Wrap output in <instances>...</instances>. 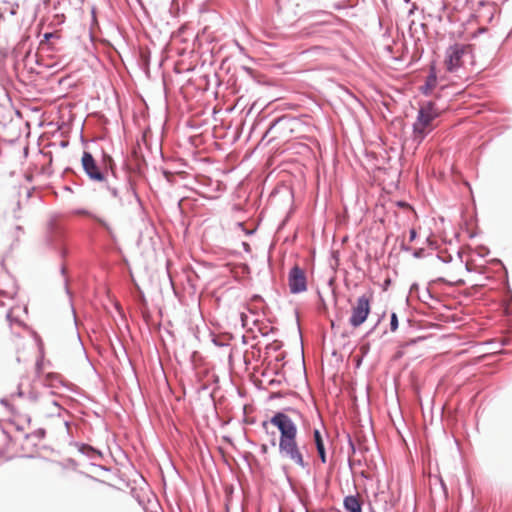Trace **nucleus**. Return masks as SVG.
<instances>
[{
  "label": "nucleus",
  "instance_id": "obj_1",
  "mask_svg": "<svg viewBox=\"0 0 512 512\" xmlns=\"http://www.w3.org/2000/svg\"><path fill=\"white\" fill-rule=\"evenodd\" d=\"M272 426L280 433L278 449L281 457L291 460L305 469L309 463L304 460L297 443L298 428L295 422L283 411H277L271 416Z\"/></svg>",
  "mask_w": 512,
  "mask_h": 512
},
{
  "label": "nucleus",
  "instance_id": "obj_2",
  "mask_svg": "<svg viewBox=\"0 0 512 512\" xmlns=\"http://www.w3.org/2000/svg\"><path fill=\"white\" fill-rule=\"evenodd\" d=\"M101 185L110 194V197L116 200L122 207L132 205L134 202L140 206L142 205L134 183L126 173H123L122 177H120L117 170H112L108 180L104 181Z\"/></svg>",
  "mask_w": 512,
  "mask_h": 512
},
{
  "label": "nucleus",
  "instance_id": "obj_3",
  "mask_svg": "<svg viewBox=\"0 0 512 512\" xmlns=\"http://www.w3.org/2000/svg\"><path fill=\"white\" fill-rule=\"evenodd\" d=\"M440 114V109L434 101L429 100L419 103L416 121L412 125L413 140L417 144H421L434 130L435 126L433 122Z\"/></svg>",
  "mask_w": 512,
  "mask_h": 512
},
{
  "label": "nucleus",
  "instance_id": "obj_4",
  "mask_svg": "<svg viewBox=\"0 0 512 512\" xmlns=\"http://www.w3.org/2000/svg\"><path fill=\"white\" fill-rule=\"evenodd\" d=\"M102 164H99L93 154L84 150L81 156V167L87 178L93 183L102 184L108 180L116 164L112 156L102 151Z\"/></svg>",
  "mask_w": 512,
  "mask_h": 512
},
{
  "label": "nucleus",
  "instance_id": "obj_5",
  "mask_svg": "<svg viewBox=\"0 0 512 512\" xmlns=\"http://www.w3.org/2000/svg\"><path fill=\"white\" fill-rule=\"evenodd\" d=\"M296 123V119L290 115H281L274 118L270 123L265 133L262 136V141L269 135L272 137L268 139L267 144L278 138H287L293 131V125Z\"/></svg>",
  "mask_w": 512,
  "mask_h": 512
},
{
  "label": "nucleus",
  "instance_id": "obj_6",
  "mask_svg": "<svg viewBox=\"0 0 512 512\" xmlns=\"http://www.w3.org/2000/svg\"><path fill=\"white\" fill-rule=\"evenodd\" d=\"M77 215L86 216L96 224H98L105 232L107 239L109 240V248L115 249L118 246V238L115 233L113 226L103 217L87 210L85 208H78L74 211Z\"/></svg>",
  "mask_w": 512,
  "mask_h": 512
},
{
  "label": "nucleus",
  "instance_id": "obj_7",
  "mask_svg": "<svg viewBox=\"0 0 512 512\" xmlns=\"http://www.w3.org/2000/svg\"><path fill=\"white\" fill-rule=\"evenodd\" d=\"M370 303L371 298L366 294L358 297L356 305L352 308V315L349 319V323L352 327H359L366 321L371 311Z\"/></svg>",
  "mask_w": 512,
  "mask_h": 512
},
{
  "label": "nucleus",
  "instance_id": "obj_8",
  "mask_svg": "<svg viewBox=\"0 0 512 512\" xmlns=\"http://www.w3.org/2000/svg\"><path fill=\"white\" fill-rule=\"evenodd\" d=\"M467 48L468 46L462 43H454L446 49L445 65L448 72H455L462 66V58Z\"/></svg>",
  "mask_w": 512,
  "mask_h": 512
},
{
  "label": "nucleus",
  "instance_id": "obj_9",
  "mask_svg": "<svg viewBox=\"0 0 512 512\" xmlns=\"http://www.w3.org/2000/svg\"><path fill=\"white\" fill-rule=\"evenodd\" d=\"M288 285L291 294H300L307 290V276L303 268L294 265L288 273Z\"/></svg>",
  "mask_w": 512,
  "mask_h": 512
},
{
  "label": "nucleus",
  "instance_id": "obj_10",
  "mask_svg": "<svg viewBox=\"0 0 512 512\" xmlns=\"http://www.w3.org/2000/svg\"><path fill=\"white\" fill-rule=\"evenodd\" d=\"M438 76L436 65L433 62L429 67V73L425 80V83L419 87V91L424 96H430L432 94L433 89L437 86Z\"/></svg>",
  "mask_w": 512,
  "mask_h": 512
},
{
  "label": "nucleus",
  "instance_id": "obj_11",
  "mask_svg": "<svg viewBox=\"0 0 512 512\" xmlns=\"http://www.w3.org/2000/svg\"><path fill=\"white\" fill-rule=\"evenodd\" d=\"M6 318L9 321V324L11 326L13 323H16L19 326H22L28 332V334L32 337V339L38 349V352H44V343L42 341L41 336L36 331H34L32 328L28 327L25 323H23L19 319L13 318L11 312L7 313Z\"/></svg>",
  "mask_w": 512,
  "mask_h": 512
},
{
  "label": "nucleus",
  "instance_id": "obj_12",
  "mask_svg": "<svg viewBox=\"0 0 512 512\" xmlns=\"http://www.w3.org/2000/svg\"><path fill=\"white\" fill-rule=\"evenodd\" d=\"M40 381L42 382L43 386L47 388H57L58 386H62L70 389L72 386V384L65 382L61 375L56 372L46 373Z\"/></svg>",
  "mask_w": 512,
  "mask_h": 512
},
{
  "label": "nucleus",
  "instance_id": "obj_13",
  "mask_svg": "<svg viewBox=\"0 0 512 512\" xmlns=\"http://www.w3.org/2000/svg\"><path fill=\"white\" fill-rule=\"evenodd\" d=\"M72 445L75 446L82 455L86 456L90 460L103 458L102 451L93 447L90 444L82 442H73Z\"/></svg>",
  "mask_w": 512,
  "mask_h": 512
},
{
  "label": "nucleus",
  "instance_id": "obj_14",
  "mask_svg": "<svg viewBox=\"0 0 512 512\" xmlns=\"http://www.w3.org/2000/svg\"><path fill=\"white\" fill-rule=\"evenodd\" d=\"M313 441L315 444V448L317 450V454L319 457V460L322 464L327 463V452L326 447L323 439V435L319 429L313 430Z\"/></svg>",
  "mask_w": 512,
  "mask_h": 512
},
{
  "label": "nucleus",
  "instance_id": "obj_15",
  "mask_svg": "<svg viewBox=\"0 0 512 512\" xmlns=\"http://www.w3.org/2000/svg\"><path fill=\"white\" fill-rule=\"evenodd\" d=\"M228 362L233 369L238 367L243 371H247L250 365L247 354H228Z\"/></svg>",
  "mask_w": 512,
  "mask_h": 512
},
{
  "label": "nucleus",
  "instance_id": "obj_16",
  "mask_svg": "<svg viewBox=\"0 0 512 512\" xmlns=\"http://www.w3.org/2000/svg\"><path fill=\"white\" fill-rule=\"evenodd\" d=\"M363 503L358 495H347L343 499V507L346 512H362Z\"/></svg>",
  "mask_w": 512,
  "mask_h": 512
},
{
  "label": "nucleus",
  "instance_id": "obj_17",
  "mask_svg": "<svg viewBox=\"0 0 512 512\" xmlns=\"http://www.w3.org/2000/svg\"><path fill=\"white\" fill-rule=\"evenodd\" d=\"M197 355L198 354H173L174 358L181 366L191 370L197 369Z\"/></svg>",
  "mask_w": 512,
  "mask_h": 512
},
{
  "label": "nucleus",
  "instance_id": "obj_18",
  "mask_svg": "<svg viewBox=\"0 0 512 512\" xmlns=\"http://www.w3.org/2000/svg\"><path fill=\"white\" fill-rule=\"evenodd\" d=\"M327 25L326 21H318L312 23L308 27L303 29V34L305 36H320L322 37L325 33L324 27Z\"/></svg>",
  "mask_w": 512,
  "mask_h": 512
},
{
  "label": "nucleus",
  "instance_id": "obj_19",
  "mask_svg": "<svg viewBox=\"0 0 512 512\" xmlns=\"http://www.w3.org/2000/svg\"><path fill=\"white\" fill-rule=\"evenodd\" d=\"M52 367V363L45 359V354H40L35 361V380H41L45 374L44 369Z\"/></svg>",
  "mask_w": 512,
  "mask_h": 512
},
{
  "label": "nucleus",
  "instance_id": "obj_20",
  "mask_svg": "<svg viewBox=\"0 0 512 512\" xmlns=\"http://www.w3.org/2000/svg\"><path fill=\"white\" fill-rule=\"evenodd\" d=\"M418 299L424 303L429 305L430 307H434L432 304H430V301H432L435 304L440 303V298L436 295H434L430 288L427 287L422 293L418 294Z\"/></svg>",
  "mask_w": 512,
  "mask_h": 512
},
{
  "label": "nucleus",
  "instance_id": "obj_21",
  "mask_svg": "<svg viewBox=\"0 0 512 512\" xmlns=\"http://www.w3.org/2000/svg\"><path fill=\"white\" fill-rule=\"evenodd\" d=\"M59 35L56 32H46L43 35L42 40L40 41V46L46 45L48 49H52L51 41L53 39H59Z\"/></svg>",
  "mask_w": 512,
  "mask_h": 512
},
{
  "label": "nucleus",
  "instance_id": "obj_22",
  "mask_svg": "<svg viewBox=\"0 0 512 512\" xmlns=\"http://www.w3.org/2000/svg\"><path fill=\"white\" fill-rule=\"evenodd\" d=\"M48 229L51 234H53L55 237H62L63 231L59 227V225L54 221L50 220L48 224Z\"/></svg>",
  "mask_w": 512,
  "mask_h": 512
},
{
  "label": "nucleus",
  "instance_id": "obj_23",
  "mask_svg": "<svg viewBox=\"0 0 512 512\" xmlns=\"http://www.w3.org/2000/svg\"><path fill=\"white\" fill-rule=\"evenodd\" d=\"M286 395H290V396L296 397V396H298V393L295 392V391H288L286 393H284L282 391H277V392L271 393L268 396V400H274V399L282 398V397H284Z\"/></svg>",
  "mask_w": 512,
  "mask_h": 512
},
{
  "label": "nucleus",
  "instance_id": "obj_24",
  "mask_svg": "<svg viewBox=\"0 0 512 512\" xmlns=\"http://www.w3.org/2000/svg\"><path fill=\"white\" fill-rule=\"evenodd\" d=\"M237 227L241 229V231L247 235V236H252L255 234V232L257 231V226H254L252 228H247L244 224V222H237Z\"/></svg>",
  "mask_w": 512,
  "mask_h": 512
},
{
  "label": "nucleus",
  "instance_id": "obj_25",
  "mask_svg": "<svg viewBox=\"0 0 512 512\" xmlns=\"http://www.w3.org/2000/svg\"><path fill=\"white\" fill-rule=\"evenodd\" d=\"M45 436H46V430L44 428H38L31 434H27L26 438L34 437L37 440H42L45 438Z\"/></svg>",
  "mask_w": 512,
  "mask_h": 512
},
{
  "label": "nucleus",
  "instance_id": "obj_26",
  "mask_svg": "<svg viewBox=\"0 0 512 512\" xmlns=\"http://www.w3.org/2000/svg\"><path fill=\"white\" fill-rule=\"evenodd\" d=\"M399 326L398 316L395 312H392L390 315V330L392 332L396 331Z\"/></svg>",
  "mask_w": 512,
  "mask_h": 512
},
{
  "label": "nucleus",
  "instance_id": "obj_27",
  "mask_svg": "<svg viewBox=\"0 0 512 512\" xmlns=\"http://www.w3.org/2000/svg\"><path fill=\"white\" fill-rule=\"evenodd\" d=\"M412 255L413 257L420 259L426 257L428 254L424 248H417L412 251Z\"/></svg>",
  "mask_w": 512,
  "mask_h": 512
},
{
  "label": "nucleus",
  "instance_id": "obj_28",
  "mask_svg": "<svg viewBox=\"0 0 512 512\" xmlns=\"http://www.w3.org/2000/svg\"><path fill=\"white\" fill-rule=\"evenodd\" d=\"M209 389L210 384L208 382H203L197 386L196 391L199 395H201L202 393L207 392Z\"/></svg>",
  "mask_w": 512,
  "mask_h": 512
},
{
  "label": "nucleus",
  "instance_id": "obj_29",
  "mask_svg": "<svg viewBox=\"0 0 512 512\" xmlns=\"http://www.w3.org/2000/svg\"><path fill=\"white\" fill-rule=\"evenodd\" d=\"M268 437H269V444L272 446V447H275L276 444H277V435H276V432L274 430L268 432L266 434Z\"/></svg>",
  "mask_w": 512,
  "mask_h": 512
},
{
  "label": "nucleus",
  "instance_id": "obj_30",
  "mask_svg": "<svg viewBox=\"0 0 512 512\" xmlns=\"http://www.w3.org/2000/svg\"><path fill=\"white\" fill-rule=\"evenodd\" d=\"M347 443H348L350 452L352 454H355L356 453V445L349 433L347 434Z\"/></svg>",
  "mask_w": 512,
  "mask_h": 512
},
{
  "label": "nucleus",
  "instance_id": "obj_31",
  "mask_svg": "<svg viewBox=\"0 0 512 512\" xmlns=\"http://www.w3.org/2000/svg\"><path fill=\"white\" fill-rule=\"evenodd\" d=\"M436 258L439 259L441 262L445 263V264H448L452 261V256L451 255H441V254H437L436 255Z\"/></svg>",
  "mask_w": 512,
  "mask_h": 512
},
{
  "label": "nucleus",
  "instance_id": "obj_32",
  "mask_svg": "<svg viewBox=\"0 0 512 512\" xmlns=\"http://www.w3.org/2000/svg\"><path fill=\"white\" fill-rule=\"evenodd\" d=\"M269 425H272V422H271V417L268 419V420H264L262 423H261V428L262 430L267 434L268 432H270L269 430Z\"/></svg>",
  "mask_w": 512,
  "mask_h": 512
},
{
  "label": "nucleus",
  "instance_id": "obj_33",
  "mask_svg": "<svg viewBox=\"0 0 512 512\" xmlns=\"http://www.w3.org/2000/svg\"><path fill=\"white\" fill-rule=\"evenodd\" d=\"M284 381H286V379H285V378H283V379H276V378H273V379H270V380L268 381V385H270V386H279V385H281Z\"/></svg>",
  "mask_w": 512,
  "mask_h": 512
},
{
  "label": "nucleus",
  "instance_id": "obj_34",
  "mask_svg": "<svg viewBox=\"0 0 512 512\" xmlns=\"http://www.w3.org/2000/svg\"><path fill=\"white\" fill-rule=\"evenodd\" d=\"M28 399H29L31 402H37V401H38V399H39V394H38V392L33 391V390H32V391H30V392L28 393Z\"/></svg>",
  "mask_w": 512,
  "mask_h": 512
},
{
  "label": "nucleus",
  "instance_id": "obj_35",
  "mask_svg": "<svg viewBox=\"0 0 512 512\" xmlns=\"http://www.w3.org/2000/svg\"><path fill=\"white\" fill-rule=\"evenodd\" d=\"M289 219H290V213H288L285 216V218L279 223V225L277 227V230L278 231L282 230L286 226V224L288 223Z\"/></svg>",
  "mask_w": 512,
  "mask_h": 512
},
{
  "label": "nucleus",
  "instance_id": "obj_36",
  "mask_svg": "<svg viewBox=\"0 0 512 512\" xmlns=\"http://www.w3.org/2000/svg\"><path fill=\"white\" fill-rule=\"evenodd\" d=\"M417 238V231L414 228L409 230V241L413 242Z\"/></svg>",
  "mask_w": 512,
  "mask_h": 512
},
{
  "label": "nucleus",
  "instance_id": "obj_37",
  "mask_svg": "<svg viewBox=\"0 0 512 512\" xmlns=\"http://www.w3.org/2000/svg\"><path fill=\"white\" fill-rule=\"evenodd\" d=\"M426 241H427V244L429 245V247L432 250H436L438 248V245H437L436 241L430 239L429 237L426 239Z\"/></svg>",
  "mask_w": 512,
  "mask_h": 512
},
{
  "label": "nucleus",
  "instance_id": "obj_38",
  "mask_svg": "<svg viewBox=\"0 0 512 512\" xmlns=\"http://www.w3.org/2000/svg\"><path fill=\"white\" fill-rule=\"evenodd\" d=\"M364 355H365V354H361V356H360V357L358 356V357H356V358L354 359L355 367H356V368H359V367H360V365H361V363H362V361H363V356H364Z\"/></svg>",
  "mask_w": 512,
  "mask_h": 512
},
{
  "label": "nucleus",
  "instance_id": "obj_39",
  "mask_svg": "<svg viewBox=\"0 0 512 512\" xmlns=\"http://www.w3.org/2000/svg\"><path fill=\"white\" fill-rule=\"evenodd\" d=\"M410 293H418L419 294V285L418 283H413L410 287Z\"/></svg>",
  "mask_w": 512,
  "mask_h": 512
},
{
  "label": "nucleus",
  "instance_id": "obj_40",
  "mask_svg": "<svg viewBox=\"0 0 512 512\" xmlns=\"http://www.w3.org/2000/svg\"><path fill=\"white\" fill-rule=\"evenodd\" d=\"M281 344L280 343H274L272 345H267L266 346V349H270V347L276 352L277 350H279L281 348Z\"/></svg>",
  "mask_w": 512,
  "mask_h": 512
},
{
  "label": "nucleus",
  "instance_id": "obj_41",
  "mask_svg": "<svg viewBox=\"0 0 512 512\" xmlns=\"http://www.w3.org/2000/svg\"><path fill=\"white\" fill-rule=\"evenodd\" d=\"M285 414L286 412H291V413H295V414H300V412L298 410H296L295 408H292V407H286L282 410Z\"/></svg>",
  "mask_w": 512,
  "mask_h": 512
},
{
  "label": "nucleus",
  "instance_id": "obj_42",
  "mask_svg": "<svg viewBox=\"0 0 512 512\" xmlns=\"http://www.w3.org/2000/svg\"><path fill=\"white\" fill-rule=\"evenodd\" d=\"M67 464L70 467H72L73 469H76V467H77V462L74 459H72V458H68L67 459Z\"/></svg>",
  "mask_w": 512,
  "mask_h": 512
},
{
  "label": "nucleus",
  "instance_id": "obj_43",
  "mask_svg": "<svg viewBox=\"0 0 512 512\" xmlns=\"http://www.w3.org/2000/svg\"><path fill=\"white\" fill-rule=\"evenodd\" d=\"M241 69L245 71L248 75L253 76L254 70L247 66H241Z\"/></svg>",
  "mask_w": 512,
  "mask_h": 512
},
{
  "label": "nucleus",
  "instance_id": "obj_44",
  "mask_svg": "<svg viewBox=\"0 0 512 512\" xmlns=\"http://www.w3.org/2000/svg\"><path fill=\"white\" fill-rule=\"evenodd\" d=\"M242 247H243V250L247 253L251 252V247H250V244L247 243V242H242Z\"/></svg>",
  "mask_w": 512,
  "mask_h": 512
},
{
  "label": "nucleus",
  "instance_id": "obj_45",
  "mask_svg": "<svg viewBox=\"0 0 512 512\" xmlns=\"http://www.w3.org/2000/svg\"><path fill=\"white\" fill-rule=\"evenodd\" d=\"M267 452H268L267 444H261V446H260V453L261 454H266Z\"/></svg>",
  "mask_w": 512,
  "mask_h": 512
},
{
  "label": "nucleus",
  "instance_id": "obj_46",
  "mask_svg": "<svg viewBox=\"0 0 512 512\" xmlns=\"http://www.w3.org/2000/svg\"><path fill=\"white\" fill-rule=\"evenodd\" d=\"M385 316V312L382 313L381 317L378 318L376 324L374 325V327L367 333V334H370L379 324V322L381 321V319Z\"/></svg>",
  "mask_w": 512,
  "mask_h": 512
},
{
  "label": "nucleus",
  "instance_id": "obj_47",
  "mask_svg": "<svg viewBox=\"0 0 512 512\" xmlns=\"http://www.w3.org/2000/svg\"><path fill=\"white\" fill-rule=\"evenodd\" d=\"M481 250H485V253H479V256L485 257L487 254H489V249L485 246L480 247Z\"/></svg>",
  "mask_w": 512,
  "mask_h": 512
},
{
  "label": "nucleus",
  "instance_id": "obj_48",
  "mask_svg": "<svg viewBox=\"0 0 512 512\" xmlns=\"http://www.w3.org/2000/svg\"><path fill=\"white\" fill-rule=\"evenodd\" d=\"M91 465L95 466V467H98V468H100L101 470H104V471H110L109 468H107V467H105L103 465H100V464H95V463L92 462Z\"/></svg>",
  "mask_w": 512,
  "mask_h": 512
},
{
  "label": "nucleus",
  "instance_id": "obj_49",
  "mask_svg": "<svg viewBox=\"0 0 512 512\" xmlns=\"http://www.w3.org/2000/svg\"><path fill=\"white\" fill-rule=\"evenodd\" d=\"M16 395H17L18 397H24V395H25V394H24V392H23V391H22V389H21V385H19V386H18V389H17Z\"/></svg>",
  "mask_w": 512,
  "mask_h": 512
},
{
  "label": "nucleus",
  "instance_id": "obj_50",
  "mask_svg": "<svg viewBox=\"0 0 512 512\" xmlns=\"http://www.w3.org/2000/svg\"><path fill=\"white\" fill-rule=\"evenodd\" d=\"M67 253H68V251H67L66 248H64V247L60 248V255H61V257H65L67 255Z\"/></svg>",
  "mask_w": 512,
  "mask_h": 512
},
{
  "label": "nucleus",
  "instance_id": "obj_51",
  "mask_svg": "<svg viewBox=\"0 0 512 512\" xmlns=\"http://www.w3.org/2000/svg\"><path fill=\"white\" fill-rule=\"evenodd\" d=\"M416 9H417L416 4H415V3H412L411 8H410V10H409L408 14H409V15L413 14V13H414V11H415Z\"/></svg>",
  "mask_w": 512,
  "mask_h": 512
},
{
  "label": "nucleus",
  "instance_id": "obj_52",
  "mask_svg": "<svg viewBox=\"0 0 512 512\" xmlns=\"http://www.w3.org/2000/svg\"><path fill=\"white\" fill-rule=\"evenodd\" d=\"M77 339H78L79 346H80L81 350H82L83 352H86V349H85V347H84L83 343L81 342V339H80V337H79V335H78V334H77Z\"/></svg>",
  "mask_w": 512,
  "mask_h": 512
},
{
  "label": "nucleus",
  "instance_id": "obj_53",
  "mask_svg": "<svg viewBox=\"0 0 512 512\" xmlns=\"http://www.w3.org/2000/svg\"><path fill=\"white\" fill-rule=\"evenodd\" d=\"M115 308H116V310H117L120 314H122V313H123L122 308H121V305H120L118 302H116V303H115Z\"/></svg>",
  "mask_w": 512,
  "mask_h": 512
},
{
  "label": "nucleus",
  "instance_id": "obj_54",
  "mask_svg": "<svg viewBox=\"0 0 512 512\" xmlns=\"http://www.w3.org/2000/svg\"><path fill=\"white\" fill-rule=\"evenodd\" d=\"M401 249L404 250V251H411V247L405 245L404 243L401 244Z\"/></svg>",
  "mask_w": 512,
  "mask_h": 512
},
{
  "label": "nucleus",
  "instance_id": "obj_55",
  "mask_svg": "<svg viewBox=\"0 0 512 512\" xmlns=\"http://www.w3.org/2000/svg\"><path fill=\"white\" fill-rule=\"evenodd\" d=\"M213 342H214V344H215L216 346H218V347H223V346H224V344H223V343H221L220 341H218L216 338H214V339H213Z\"/></svg>",
  "mask_w": 512,
  "mask_h": 512
},
{
  "label": "nucleus",
  "instance_id": "obj_56",
  "mask_svg": "<svg viewBox=\"0 0 512 512\" xmlns=\"http://www.w3.org/2000/svg\"><path fill=\"white\" fill-rule=\"evenodd\" d=\"M319 296H321V295L319 294ZM320 299H321V307L319 308V310L321 311V309L323 310L324 308H326V304L322 297H320Z\"/></svg>",
  "mask_w": 512,
  "mask_h": 512
},
{
  "label": "nucleus",
  "instance_id": "obj_57",
  "mask_svg": "<svg viewBox=\"0 0 512 512\" xmlns=\"http://www.w3.org/2000/svg\"><path fill=\"white\" fill-rule=\"evenodd\" d=\"M64 173L65 174H69V173L73 174L74 170L72 168H70V167H66L65 170H64Z\"/></svg>",
  "mask_w": 512,
  "mask_h": 512
},
{
  "label": "nucleus",
  "instance_id": "obj_58",
  "mask_svg": "<svg viewBox=\"0 0 512 512\" xmlns=\"http://www.w3.org/2000/svg\"><path fill=\"white\" fill-rule=\"evenodd\" d=\"M284 358H285V354H279V355L275 358V360L279 362V361L284 360Z\"/></svg>",
  "mask_w": 512,
  "mask_h": 512
},
{
  "label": "nucleus",
  "instance_id": "obj_59",
  "mask_svg": "<svg viewBox=\"0 0 512 512\" xmlns=\"http://www.w3.org/2000/svg\"><path fill=\"white\" fill-rule=\"evenodd\" d=\"M18 4H15V7H13L10 11L11 15H15L17 13Z\"/></svg>",
  "mask_w": 512,
  "mask_h": 512
},
{
  "label": "nucleus",
  "instance_id": "obj_60",
  "mask_svg": "<svg viewBox=\"0 0 512 512\" xmlns=\"http://www.w3.org/2000/svg\"><path fill=\"white\" fill-rule=\"evenodd\" d=\"M211 379H212V381H213L215 384H217V383H218V376H217V375L212 374Z\"/></svg>",
  "mask_w": 512,
  "mask_h": 512
},
{
  "label": "nucleus",
  "instance_id": "obj_61",
  "mask_svg": "<svg viewBox=\"0 0 512 512\" xmlns=\"http://www.w3.org/2000/svg\"><path fill=\"white\" fill-rule=\"evenodd\" d=\"M124 355H125L127 361L129 362V364L132 365L133 360L130 358V354L125 353Z\"/></svg>",
  "mask_w": 512,
  "mask_h": 512
},
{
  "label": "nucleus",
  "instance_id": "obj_62",
  "mask_svg": "<svg viewBox=\"0 0 512 512\" xmlns=\"http://www.w3.org/2000/svg\"><path fill=\"white\" fill-rule=\"evenodd\" d=\"M0 403H1L2 405H4V406H8V403H9V402H8V400H7V399L2 398V399L0 400Z\"/></svg>",
  "mask_w": 512,
  "mask_h": 512
},
{
  "label": "nucleus",
  "instance_id": "obj_63",
  "mask_svg": "<svg viewBox=\"0 0 512 512\" xmlns=\"http://www.w3.org/2000/svg\"><path fill=\"white\" fill-rule=\"evenodd\" d=\"M250 456H251V454H250V453H249V454H245V455H243V459H244L247 463H249V457H250ZM248 465L250 466V464H248Z\"/></svg>",
  "mask_w": 512,
  "mask_h": 512
},
{
  "label": "nucleus",
  "instance_id": "obj_64",
  "mask_svg": "<svg viewBox=\"0 0 512 512\" xmlns=\"http://www.w3.org/2000/svg\"><path fill=\"white\" fill-rule=\"evenodd\" d=\"M489 355L490 354L484 353V354H481L477 359H479L481 361V360H483L484 358H486Z\"/></svg>",
  "mask_w": 512,
  "mask_h": 512
}]
</instances>
